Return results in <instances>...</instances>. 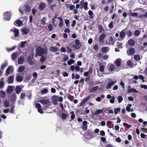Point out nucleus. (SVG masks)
Listing matches in <instances>:
<instances>
[{
  "label": "nucleus",
  "instance_id": "f257e3e1",
  "mask_svg": "<svg viewBox=\"0 0 147 147\" xmlns=\"http://www.w3.org/2000/svg\"><path fill=\"white\" fill-rule=\"evenodd\" d=\"M44 53H47V49H43L40 46L38 47L36 50V54L35 56H41Z\"/></svg>",
  "mask_w": 147,
  "mask_h": 147
},
{
  "label": "nucleus",
  "instance_id": "f03ea898",
  "mask_svg": "<svg viewBox=\"0 0 147 147\" xmlns=\"http://www.w3.org/2000/svg\"><path fill=\"white\" fill-rule=\"evenodd\" d=\"M108 83L106 86V88L107 89H109L111 88L112 86L114 85L117 82L116 80L115 81H113L111 79H109L108 80Z\"/></svg>",
  "mask_w": 147,
  "mask_h": 147
},
{
  "label": "nucleus",
  "instance_id": "7ed1b4c3",
  "mask_svg": "<svg viewBox=\"0 0 147 147\" xmlns=\"http://www.w3.org/2000/svg\"><path fill=\"white\" fill-rule=\"evenodd\" d=\"M75 44H73L72 47L76 49H78L81 46L80 41L78 39H76L75 41Z\"/></svg>",
  "mask_w": 147,
  "mask_h": 147
},
{
  "label": "nucleus",
  "instance_id": "20e7f679",
  "mask_svg": "<svg viewBox=\"0 0 147 147\" xmlns=\"http://www.w3.org/2000/svg\"><path fill=\"white\" fill-rule=\"evenodd\" d=\"M106 37V34H102L100 35L99 37V40L100 44H102L104 43V39Z\"/></svg>",
  "mask_w": 147,
  "mask_h": 147
},
{
  "label": "nucleus",
  "instance_id": "39448f33",
  "mask_svg": "<svg viewBox=\"0 0 147 147\" xmlns=\"http://www.w3.org/2000/svg\"><path fill=\"white\" fill-rule=\"evenodd\" d=\"M135 52V49L134 48H131L127 50V53L129 55H133Z\"/></svg>",
  "mask_w": 147,
  "mask_h": 147
},
{
  "label": "nucleus",
  "instance_id": "423d86ee",
  "mask_svg": "<svg viewBox=\"0 0 147 147\" xmlns=\"http://www.w3.org/2000/svg\"><path fill=\"white\" fill-rule=\"evenodd\" d=\"M109 47H104L102 48L101 51L103 53H106L109 51Z\"/></svg>",
  "mask_w": 147,
  "mask_h": 147
},
{
  "label": "nucleus",
  "instance_id": "0eeeda50",
  "mask_svg": "<svg viewBox=\"0 0 147 147\" xmlns=\"http://www.w3.org/2000/svg\"><path fill=\"white\" fill-rule=\"evenodd\" d=\"M90 98V96H88L87 97L84 98L80 103V105L82 106L84 105L85 103L87 102Z\"/></svg>",
  "mask_w": 147,
  "mask_h": 147
},
{
  "label": "nucleus",
  "instance_id": "6e6552de",
  "mask_svg": "<svg viewBox=\"0 0 147 147\" xmlns=\"http://www.w3.org/2000/svg\"><path fill=\"white\" fill-rule=\"evenodd\" d=\"M46 4L44 3H41L39 6V8L40 11H42L45 8Z\"/></svg>",
  "mask_w": 147,
  "mask_h": 147
},
{
  "label": "nucleus",
  "instance_id": "1a4fd4ad",
  "mask_svg": "<svg viewBox=\"0 0 147 147\" xmlns=\"http://www.w3.org/2000/svg\"><path fill=\"white\" fill-rule=\"evenodd\" d=\"M18 62L19 64H22L24 62V58L23 56H20L18 59Z\"/></svg>",
  "mask_w": 147,
  "mask_h": 147
},
{
  "label": "nucleus",
  "instance_id": "9d476101",
  "mask_svg": "<svg viewBox=\"0 0 147 147\" xmlns=\"http://www.w3.org/2000/svg\"><path fill=\"white\" fill-rule=\"evenodd\" d=\"M115 67L112 64H109V70L111 71L112 72L115 69Z\"/></svg>",
  "mask_w": 147,
  "mask_h": 147
},
{
  "label": "nucleus",
  "instance_id": "9b49d317",
  "mask_svg": "<svg viewBox=\"0 0 147 147\" xmlns=\"http://www.w3.org/2000/svg\"><path fill=\"white\" fill-rule=\"evenodd\" d=\"M116 39V38H114L112 37H110L109 40V44L111 45H114Z\"/></svg>",
  "mask_w": 147,
  "mask_h": 147
},
{
  "label": "nucleus",
  "instance_id": "f8f14e48",
  "mask_svg": "<svg viewBox=\"0 0 147 147\" xmlns=\"http://www.w3.org/2000/svg\"><path fill=\"white\" fill-rule=\"evenodd\" d=\"M87 121H84L83 122V126L82 127V129L84 130H86L87 129Z\"/></svg>",
  "mask_w": 147,
  "mask_h": 147
},
{
  "label": "nucleus",
  "instance_id": "ddd939ff",
  "mask_svg": "<svg viewBox=\"0 0 147 147\" xmlns=\"http://www.w3.org/2000/svg\"><path fill=\"white\" fill-rule=\"evenodd\" d=\"M19 56L17 52L13 53L11 55V58L13 61L16 59Z\"/></svg>",
  "mask_w": 147,
  "mask_h": 147
},
{
  "label": "nucleus",
  "instance_id": "4468645a",
  "mask_svg": "<svg viewBox=\"0 0 147 147\" xmlns=\"http://www.w3.org/2000/svg\"><path fill=\"white\" fill-rule=\"evenodd\" d=\"M99 70L102 72H103L104 71L105 68L106 66V63L103 65H100V63L99 64Z\"/></svg>",
  "mask_w": 147,
  "mask_h": 147
},
{
  "label": "nucleus",
  "instance_id": "2eb2a0df",
  "mask_svg": "<svg viewBox=\"0 0 147 147\" xmlns=\"http://www.w3.org/2000/svg\"><path fill=\"white\" fill-rule=\"evenodd\" d=\"M11 31H13L14 32L15 35L16 37H18L19 33L18 30L16 28H13L11 29Z\"/></svg>",
  "mask_w": 147,
  "mask_h": 147
},
{
  "label": "nucleus",
  "instance_id": "dca6fc26",
  "mask_svg": "<svg viewBox=\"0 0 147 147\" xmlns=\"http://www.w3.org/2000/svg\"><path fill=\"white\" fill-rule=\"evenodd\" d=\"M127 43L130 46H133L135 44V42L133 39H130L128 40Z\"/></svg>",
  "mask_w": 147,
  "mask_h": 147
},
{
  "label": "nucleus",
  "instance_id": "f3484780",
  "mask_svg": "<svg viewBox=\"0 0 147 147\" xmlns=\"http://www.w3.org/2000/svg\"><path fill=\"white\" fill-rule=\"evenodd\" d=\"M4 17L5 20L7 21L9 20V12L8 11L4 13Z\"/></svg>",
  "mask_w": 147,
  "mask_h": 147
},
{
  "label": "nucleus",
  "instance_id": "a211bd4d",
  "mask_svg": "<svg viewBox=\"0 0 147 147\" xmlns=\"http://www.w3.org/2000/svg\"><path fill=\"white\" fill-rule=\"evenodd\" d=\"M50 51L53 52H55L57 51L58 50V49L57 47H55L52 46L50 47Z\"/></svg>",
  "mask_w": 147,
  "mask_h": 147
},
{
  "label": "nucleus",
  "instance_id": "6ab92c4d",
  "mask_svg": "<svg viewBox=\"0 0 147 147\" xmlns=\"http://www.w3.org/2000/svg\"><path fill=\"white\" fill-rule=\"evenodd\" d=\"M22 24V21L19 20H16L15 22V24L16 26H20Z\"/></svg>",
  "mask_w": 147,
  "mask_h": 147
},
{
  "label": "nucleus",
  "instance_id": "aec40b11",
  "mask_svg": "<svg viewBox=\"0 0 147 147\" xmlns=\"http://www.w3.org/2000/svg\"><path fill=\"white\" fill-rule=\"evenodd\" d=\"M121 60L120 58L117 59L115 61V64L117 66L119 67L121 65Z\"/></svg>",
  "mask_w": 147,
  "mask_h": 147
},
{
  "label": "nucleus",
  "instance_id": "412c9836",
  "mask_svg": "<svg viewBox=\"0 0 147 147\" xmlns=\"http://www.w3.org/2000/svg\"><path fill=\"white\" fill-rule=\"evenodd\" d=\"M127 92L129 93L131 92L138 93V91L135 89L131 88L128 89L127 90Z\"/></svg>",
  "mask_w": 147,
  "mask_h": 147
},
{
  "label": "nucleus",
  "instance_id": "4be33fe9",
  "mask_svg": "<svg viewBox=\"0 0 147 147\" xmlns=\"http://www.w3.org/2000/svg\"><path fill=\"white\" fill-rule=\"evenodd\" d=\"M26 43V41H22L20 42L19 44V45L20 47L22 48H23L25 46V45Z\"/></svg>",
  "mask_w": 147,
  "mask_h": 147
},
{
  "label": "nucleus",
  "instance_id": "5701e85b",
  "mask_svg": "<svg viewBox=\"0 0 147 147\" xmlns=\"http://www.w3.org/2000/svg\"><path fill=\"white\" fill-rule=\"evenodd\" d=\"M58 19L59 20L60 23L59 25V26L61 27L63 26V20L62 18L61 17H59L58 18Z\"/></svg>",
  "mask_w": 147,
  "mask_h": 147
},
{
  "label": "nucleus",
  "instance_id": "b1692460",
  "mask_svg": "<svg viewBox=\"0 0 147 147\" xmlns=\"http://www.w3.org/2000/svg\"><path fill=\"white\" fill-rule=\"evenodd\" d=\"M40 102L44 105L47 104L49 102V101L48 99H42L40 100Z\"/></svg>",
  "mask_w": 147,
  "mask_h": 147
},
{
  "label": "nucleus",
  "instance_id": "393cba45",
  "mask_svg": "<svg viewBox=\"0 0 147 147\" xmlns=\"http://www.w3.org/2000/svg\"><path fill=\"white\" fill-rule=\"evenodd\" d=\"M22 90V88L19 86L16 87V92L18 94H19Z\"/></svg>",
  "mask_w": 147,
  "mask_h": 147
},
{
  "label": "nucleus",
  "instance_id": "a878e982",
  "mask_svg": "<svg viewBox=\"0 0 147 147\" xmlns=\"http://www.w3.org/2000/svg\"><path fill=\"white\" fill-rule=\"evenodd\" d=\"M28 61L29 64L31 65H32L34 64V62L32 60V58L30 56H29L28 59Z\"/></svg>",
  "mask_w": 147,
  "mask_h": 147
},
{
  "label": "nucleus",
  "instance_id": "bb28decb",
  "mask_svg": "<svg viewBox=\"0 0 147 147\" xmlns=\"http://www.w3.org/2000/svg\"><path fill=\"white\" fill-rule=\"evenodd\" d=\"M103 112L102 110L101 109H98L94 113L95 115H96L99 114Z\"/></svg>",
  "mask_w": 147,
  "mask_h": 147
},
{
  "label": "nucleus",
  "instance_id": "cd10ccee",
  "mask_svg": "<svg viewBox=\"0 0 147 147\" xmlns=\"http://www.w3.org/2000/svg\"><path fill=\"white\" fill-rule=\"evenodd\" d=\"M29 30L28 29L26 28H24L22 30V32L23 34H26L28 33Z\"/></svg>",
  "mask_w": 147,
  "mask_h": 147
},
{
  "label": "nucleus",
  "instance_id": "c85d7f7f",
  "mask_svg": "<svg viewBox=\"0 0 147 147\" xmlns=\"http://www.w3.org/2000/svg\"><path fill=\"white\" fill-rule=\"evenodd\" d=\"M16 95L15 94H14L11 96V100L12 102H14L16 100Z\"/></svg>",
  "mask_w": 147,
  "mask_h": 147
},
{
  "label": "nucleus",
  "instance_id": "c756f323",
  "mask_svg": "<svg viewBox=\"0 0 147 147\" xmlns=\"http://www.w3.org/2000/svg\"><path fill=\"white\" fill-rule=\"evenodd\" d=\"M120 110L121 108H115L114 110V113L116 115L120 111Z\"/></svg>",
  "mask_w": 147,
  "mask_h": 147
},
{
  "label": "nucleus",
  "instance_id": "7c9ffc66",
  "mask_svg": "<svg viewBox=\"0 0 147 147\" xmlns=\"http://www.w3.org/2000/svg\"><path fill=\"white\" fill-rule=\"evenodd\" d=\"M138 18L141 19L147 18V12H146L144 15H140L139 16Z\"/></svg>",
  "mask_w": 147,
  "mask_h": 147
},
{
  "label": "nucleus",
  "instance_id": "2f4dec72",
  "mask_svg": "<svg viewBox=\"0 0 147 147\" xmlns=\"http://www.w3.org/2000/svg\"><path fill=\"white\" fill-rule=\"evenodd\" d=\"M125 34L123 31H121L119 34V36L121 38H124L125 36Z\"/></svg>",
  "mask_w": 147,
  "mask_h": 147
},
{
  "label": "nucleus",
  "instance_id": "473e14b6",
  "mask_svg": "<svg viewBox=\"0 0 147 147\" xmlns=\"http://www.w3.org/2000/svg\"><path fill=\"white\" fill-rule=\"evenodd\" d=\"M25 67L24 66H21L19 68V71L20 72H22L25 69Z\"/></svg>",
  "mask_w": 147,
  "mask_h": 147
},
{
  "label": "nucleus",
  "instance_id": "72a5a7b5",
  "mask_svg": "<svg viewBox=\"0 0 147 147\" xmlns=\"http://www.w3.org/2000/svg\"><path fill=\"white\" fill-rule=\"evenodd\" d=\"M5 94L3 91H1L0 92V97L3 98L5 97Z\"/></svg>",
  "mask_w": 147,
  "mask_h": 147
},
{
  "label": "nucleus",
  "instance_id": "f704fd0d",
  "mask_svg": "<svg viewBox=\"0 0 147 147\" xmlns=\"http://www.w3.org/2000/svg\"><path fill=\"white\" fill-rule=\"evenodd\" d=\"M75 62L74 60L70 59L69 61L67 62V64L69 65H71L72 64L74 63Z\"/></svg>",
  "mask_w": 147,
  "mask_h": 147
},
{
  "label": "nucleus",
  "instance_id": "c9c22d12",
  "mask_svg": "<svg viewBox=\"0 0 147 147\" xmlns=\"http://www.w3.org/2000/svg\"><path fill=\"white\" fill-rule=\"evenodd\" d=\"M16 80L18 82H21L23 80V78L20 76H17Z\"/></svg>",
  "mask_w": 147,
  "mask_h": 147
},
{
  "label": "nucleus",
  "instance_id": "e433bc0d",
  "mask_svg": "<svg viewBox=\"0 0 147 147\" xmlns=\"http://www.w3.org/2000/svg\"><path fill=\"white\" fill-rule=\"evenodd\" d=\"M98 88V87L97 86L94 87L90 90V92H94L96 91Z\"/></svg>",
  "mask_w": 147,
  "mask_h": 147
},
{
  "label": "nucleus",
  "instance_id": "4c0bfd02",
  "mask_svg": "<svg viewBox=\"0 0 147 147\" xmlns=\"http://www.w3.org/2000/svg\"><path fill=\"white\" fill-rule=\"evenodd\" d=\"M31 9V7L28 5H26L25 6V11L26 12H29Z\"/></svg>",
  "mask_w": 147,
  "mask_h": 147
},
{
  "label": "nucleus",
  "instance_id": "58836bf2",
  "mask_svg": "<svg viewBox=\"0 0 147 147\" xmlns=\"http://www.w3.org/2000/svg\"><path fill=\"white\" fill-rule=\"evenodd\" d=\"M123 124L124 126L126 127L127 129L129 128L131 126V125L128 124L126 123H123Z\"/></svg>",
  "mask_w": 147,
  "mask_h": 147
},
{
  "label": "nucleus",
  "instance_id": "ea45409f",
  "mask_svg": "<svg viewBox=\"0 0 147 147\" xmlns=\"http://www.w3.org/2000/svg\"><path fill=\"white\" fill-rule=\"evenodd\" d=\"M110 108L107 109L106 110L108 112L109 114H113L114 113L113 110L112 109H110Z\"/></svg>",
  "mask_w": 147,
  "mask_h": 147
},
{
  "label": "nucleus",
  "instance_id": "a19ab883",
  "mask_svg": "<svg viewBox=\"0 0 147 147\" xmlns=\"http://www.w3.org/2000/svg\"><path fill=\"white\" fill-rule=\"evenodd\" d=\"M131 104H128L126 107V110L128 112H129L130 110L131 107Z\"/></svg>",
  "mask_w": 147,
  "mask_h": 147
},
{
  "label": "nucleus",
  "instance_id": "79ce46f5",
  "mask_svg": "<svg viewBox=\"0 0 147 147\" xmlns=\"http://www.w3.org/2000/svg\"><path fill=\"white\" fill-rule=\"evenodd\" d=\"M46 20L47 19L45 17H43L41 20V24L43 25H45L46 24L45 22Z\"/></svg>",
  "mask_w": 147,
  "mask_h": 147
},
{
  "label": "nucleus",
  "instance_id": "37998d69",
  "mask_svg": "<svg viewBox=\"0 0 147 147\" xmlns=\"http://www.w3.org/2000/svg\"><path fill=\"white\" fill-rule=\"evenodd\" d=\"M65 22L67 26L69 27V21L68 20L65 19Z\"/></svg>",
  "mask_w": 147,
  "mask_h": 147
},
{
  "label": "nucleus",
  "instance_id": "c03bdc74",
  "mask_svg": "<svg viewBox=\"0 0 147 147\" xmlns=\"http://www.w3.org/2000/svg\"><path fill=\"white\" fill-rule=\"evenodd\" d=\"M88 3L87 2H85L84 4V9L85 10H87L88 9Z\"/></svg>",
  "mask_w": 147,
  "mask_h": 147
},
{
  "label": "nucleus",
  "instance_id": "a18cd8bd",
  "mask_svg": "<svg viewBox=\"0 0 147 147\" xmlns=\"http://www.w3.org/2000/svg\"><path fill=\"white\" fill-rule=\"evenodd\" d=\"M7 65V63H5L1 65V67L2 69H4L5 68Z\"/></svg>",
  "mask_w": 147,
  "mask_h": 147
},
{
  "label": "nucleus",
  "instance_id": "49530a36",
  "mask_svg": "<svg viewBox=\"0 0 147 147\" xmlns=\"http://www.w3.org/2000/svg\"><path fill=\"white\" fill-rule=\"evenodd\" d=\"M115 97L113 96L112 98L110 100V102L111 103L113 104L115 102Z\"/></svg>",
  "mask_w": 147,
  "mask_h": 147
},
{
  "label": "nucleus",
  "instance_id": "de8ad7c7",
  "mask_svg": "<svg viewBox=\"0 0 147 147\" xmlns=\"http://www.w3.org/2000/svg\"><path fill=\"white\" fill-rule=\"evenodd\" d=\"M71 118L72 120L74 119L75 117V116L74 112L73 111L71 112Z\"/></svg>",
  "mask_w": 147,
  "mask_h": 147
},
{
  "label": "nucleus",
  "instance_id": "09e8293b",
  "mask_svg": "<svg viewBox=\"0 0 147 147\" xmlns=\"http://www.w3.org/2000/svg\"><path fill=\"white\" fill-rule=\"evenodd\" d=\"M48 28L50 31H51L53 29V26L52 24H49L48 25Z\"/></svg>",
  "mask_w": 147,
  "mask_h": 147
},
{
  "label": "nucleus",
  "instance_id": "8fccbe9b",
  "mask_svg": "<svg viewBox=\"0 0 147 147\" xmlns=\"http://www.w3.org/2000/svg\"><path fill=\"white\" fill-rule=\"evenodd\" d=\"M117 98L118 100V102L119 103H121L123 100V98L121 96H118Z\"/></svg>",
  "mask_w": 147,
  "mask_h": 147
},
{
  "label": "nucleus",
  "instance_id": "3c124183",
  "mask_svg": "<svg viewBox=\"0 0 147 147\" xmlns=\"http://www.w3.org/2000/svg\"><path fill=\"white\" fill-rule=\"evenodd\" d=\"M69 59V57L66 55H65L64 57L63 58V60L64 61H66Z\"/></svg>",
  "mask_w": 147,
  "mask_h": 147
},
{
  "label": "nucleus",
  "instance_id": "603ef678",
  "mask_svg": "<svg viewBox=\"0 0 147 147\" xmlns=\"http://www.w3.org/2000/svg\"><path fill=\"white\" fill-rule=\"evenodd\" d=\"M93 49L97 51L98 50L99 47L97 44H95L94 46Z\"/></svg>",
  "mask_w": 147,
  "mask_h": 147
},
{
  "label": "nucleus",
  "instance_id": "864d4df0",
  "mask_svg": "<svg viewBox=\"0 0 147 147\" xmlns=\"http://www.w3.org/2000/svg\"><path fill=\"white\" fill-rule=\"evenodd\" d=\"M130 15L132 17L136 16L138 15V14L136 12L130 13Z\"/></svg>",
  "mask_w": 147,
  "mask_h": 147
},
{
  "label": "nucleus",
  "instance_id": "5fc2aeb1",
  "mask_svg": "<svg viewBox=\"0 0 147 147\" xmlns=\"http://www.w3.org/2000/svg\"><path fill=\"white\" fill-rule=\"evenodd\" d=\"M134 34L136 36H138L140 34V32L139 30H136L135 31Z\"/></svg>",
  "mask_w": 147,
  "mask_h": 147
},
{
  "label": "nucleus",
  "instance_id": "6e6d98bb",
  "mask_svg": "<svg viewBox=\"0 0 147 147\" xmlns=\"http://www.w3.org/2000/svg\"><path fill=\"white\" fill-rule=\"evenodd\" d=\"M61 116L62 118L63 119H65L67 118L66 115L64 113H62L61 114Z\"/></svg>",
  "mask_w": 147,
  "mask_h": 147
},
{
  "label": "nucleus",
  "instance_id": "4d7b16f0",
  "mask_svg": "<svg viewBox=\"0 0 147 147\" xmlns=\"http://www.w3.org/2000/svg\"><path fill=\"white\" fill-rule=\"evenodd\" d=\"M134 58L135 59L137 60H138L140 59V56L138 55H135Z\"/></svg>",
  "mask_w": 147,
  "mask_h": 147
},
{
  "label": "nucleus",
  "instance_id": "13d9d810",
  "mask_svg": "<svg viewBox=\"0 0 147 147\" xmlns=\"http://www.w3.org/2000/svg\"><path fill=\"white\" fill-rule=\"evenodd\" d=\"M140 87L145 89H147V86L146 85L142 84L141 85Z\"/></svg>",
  "mask_w": 147,
  "mask_h": 147
},
{
  "label": "nucleus",
  "instance_id": "bf43d9fd",
  "mask_svg": "<svg viewBox=\"0 0 147 147\" xmlns=\"http://www.w3.org/2000/svg\"><path fill=\"white\" fill-rule=\"evenodd\" d=\"M75 7V6L74 5L71 4L69 6V9L71 10H73Z\"/></svg>",
  "mask_w": 147,
  "mask_h": 147
},
{
  "label": "nucleus",
  "instance_id": "052dcab7",
  "mask_svg": "<svg viewBox=\"0 0 147 147\" xmlns=\"http://www.w3.org/2000/svg\"><path fill=\"white\" fill-rule=\"evenodd\" d=\"M109 26L110 28H112L113 27V22H111L110 23H109Z\"/></svg>",
  "mask_w": 147,
  "mask_h": 147
},
{
  "label": "nucleus",
  "instance_id": "680f3d73",
  "mask_svg": "<svg viewBox=\"0 0 147 147\" xmlns=\"http://www.w3.org/2000/svg\"><path fill=\"white\" fill-rule=\"evenodd\" d=\"M117 43L118 47L119 48H121L122 47V44L121 43H119L118 42H117Z\"/></svg>",
  "mask_w": 147,
  "mask_h": 147
},
{
  "label": "nucleus",
  "instance_id": "e2e57ef3",
  "mask_svg": "<svg viewBox=\"0 0 147 147\" xmlns=\"http://www.w3.org/2000/svg\"><path fill=\"white\" fill-rule=\"evenodd\" d=\"M36 107L38 109L41 108V106L38 103L36 104Z\"/></svg>",
  "mask_w": 147,
  "mask_h": 147
},
{
  "label": "nucleus",
  "instance_id": "0e129e2a",
  "mask_svg": "<svg viewBox=\"0 0 147 147\" xmlns=\"http://www.w3.org/2000/svg\"><path fill=\"white\" fill-rule=\"evenodd\" d=\"M48 91V90L47 89H44L41 91V93L42 94H45L47 93Z\"/></svg>",
  "mask_w": 147,
  "mask_h": 147
},
{
  "label": "nucleus",
  "instance_id": "69168bd1",
  "mask_svg": "<svg viewBox=\"0 0 147 147\" xmlns=\"http://www.w3.org/2000/svg\"><path fill=\"white\" fill-rule=\"evenodd\" d=\"M61 52L63 53H65L66 52V49L64 47H62L61 48Z\"/></svg>",
  "mask_w": 147,
  "mask_h": 147
},
{
  "label": "nucleus",
  "instance_id": "338daca9",
  "mask_svg": "<svg viewBox=\"0 0 147 147\" xmlns=\"http://www.w3.org/2000/svg\"><path fill=\"white\" fill-rule=\"evenodd\" d=\"M37 11V9L35 8H34L32 9V14L34 15Z\"/></svg>",
  "mask_w": 147,
  "mask_h": 147
},
{
  "label": "nucleus",
  "instance_id": "774afa93",
  "mask_svg": "<svg viewBox=\"0 0 147 147\" xmlns=\"http://www.w3.org/2000/svg\"><path fill=\"white\" fill-rule=\"evenodd\" d=\"M13 80V76H10V83H12Z\"/></svg>",
  "mask_w": 147,
  "mask_h": 147
}]
</instances>
